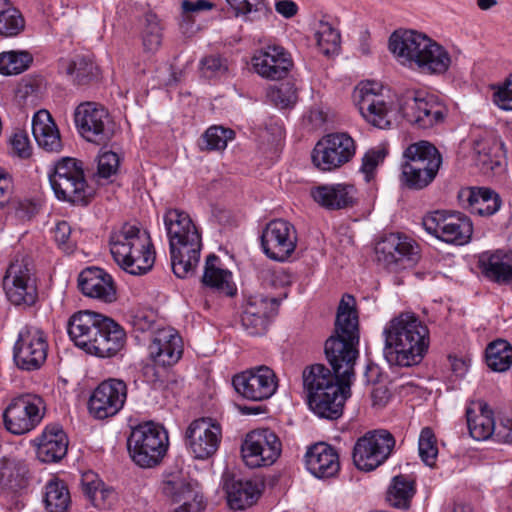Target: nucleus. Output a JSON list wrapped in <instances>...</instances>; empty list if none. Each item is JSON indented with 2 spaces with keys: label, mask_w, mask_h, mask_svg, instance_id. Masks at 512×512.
Instances as JSON below:
<instances>
[{
  "label": "nucleus",
  "mask_w": 512,
  "mask_h": 512,
  "mask_svg": "<svg viewBox=\"0 0 512 512\" xmlns=\"http://www.w3.org/2000/svg\"><path fill=\"white\" fill-rule=\"evenodd\" d=\"M103 485L102 480L92 471L85 472L81 476L82 491L88 498H91Z\"/></svg>",
  "instance_id": "69168bd1"
},
{
  "label": "nucleus",
  "mask_w": 512,
  "mask_h": 512,
  "mask_svg": "<svg viewBox=\"0 0 512 512\" xmlns=\"http://www.w3.org/2000/svg\"><path fill=\"white\" fill-rule=\"evenodd\" d=\"M49 181L59 200L86 205L94 193L85 179L82 162L75 158L57 161L49 173Z\"/></svg>",
  "instance_id": "39448f33"
},
{
  "label": "nucleus",
  "mask_w": 512,
  "mask_h": 512,
  "mask_svg": "<svg viewBox=\"0 0 512 512\" xmlns=\"http://www.w3.org/2000/svg\"><path fill=\"white\" fill-rule=\"evenodd\" d=\"M495 439L503 443L512 442V419H504L498 425L495 424L493 435Z\"/></svg>",
  "instance_id": "774afa93"
},
{
  "label": "nucleus",
  "mask_w": 512,
  "mask_h": 512,
  "mask_svg": "<svg viewBox=\"0 0 512 512\" xmlns=\"http://www.w3.org/2000/svg\"><path fill=\"white\" fill-rule=\"evenodd\" d=\"M359 322L355 299L345 294L338 306L335 333L325 342V355L333 373L323 364L303 370V386L310 409L320 418L336 420L351 395L354 365L358 357Z\"/></svg>",
  "instance_id": "f257e3e1"
},
{
  "label": "nucleus",
  "mask_w": 512,
  "mask_h": 512,
  "mask_svg": "<svg viewBox=\"0 0 512 512\" xmlns=\"http://www.w3.org/2000/svg\"><path fill=\"white\" fill-rule=\"evenodd\" d=\"M214 4L208 0H182L180 28L185 34L194 33L198 27L195 18L204 11H209Z\"/></svg>",
  "instance_id": "49530a36"
},
{
  "label": "nucleus",
  "mask_w": 512,
  "mask_h": 512,
  "mask_svg": "<svg viewBox=\"0 0 512 512\" xmlns=\"http://www.w3.org/2000/svg\"><path fill=\"white\" fill-rule=\"evenodd\" d=\"M416 492L415 479L410 475L400 474L393 477L387 491V501L393 507L407 509Z\"/></svg>",
  "instance_id": "58836bf2"
},
{
  "label": "nucleus",
  "mask_w": 512,
  "mask_h": 512,
  "mask_svg": "<svg viewBox=\"0 0 512 512\" xmlns=\"http://www.w3.org/2000/svg\"><path fill=\"white\" fill-rule=\"evenodd\" d=\"M68 439L58 424L48 425L38 438L37 456L42 462L61 460L67 453Z\"/></svg>",
  "instance_id": "c756f323"
},
{
  "label": "nucleus",
  "mask_w": 512,
  "mask_h": 512,
  "mask_svg": "<svg viewBox=\"0 0 512 512\" xmlns=\"http://www.w3.org/2000/svg\"><path fill=\"white\" fill-rule=\"evenodd\" d=\"M111 256H151L155 255L150 235L138 227L125 224L111 234L109 240Z\"/></svg>",
  "instance_id": "aec40b11"
},
{
  "label": "nucleus",
  "mask_w": 512,
  "mask_h": 512,
  "mask_svg": "<svg viewBox=\"0 0 512 512\" xmlns=\"http://www.w3.org/2000/svg\"><path fill=\"white\" fill-rule=\"evenodd\" d=\"M141 38L144 49L155 52L162 44V26L159 18L153 12L145 13L140 19Z\"/></svg>",
  "instance_id": "37998d69"
},
{
  "label": "nucleus",
  "mask_w": 512,
  "mask_h": 512,
  "mask_svg": "<svg viewBox=\"0 0 512 512\" xmlns=\"http://www.w3.org/2000/svg\"><path fill=\"white\" fill-rule=\"evenodd\" d=\"M104 318L105 315L91 310H81L74 313L67 323V332L70 339L77 347L91 354Z\"/></svg>",
  "instance_id": "b1692460"
},
{
  "label": "nucleus",
  "mask_w": 512,
  "mask_h": 512,
  "mask_svg": "<svg viewBox=\"0 0 512 512\" xmlns=\"http://www.w3.org/2000/svg\"><path fill=\"white\" fill-rule=\"evenodd\" d=\"M78 286L86 297L104 303H112L117 299L116 286L112 276L101 268L84 269L79 274Z\"/></svg>",
  "instance_id": "bb28decb"
},
{
  "label": "nucleus",
  "mask_w": 512,
  "mask_h": 512,
  "mask_svg": "<svg viewBox=\"0 0 512 512\" xmlns=\"http://www.w3.org/2000/svg\"><path fill=\"white\" fill-rule=\"evenodd\" d=\"M389 50L400 64L423 74H443L451 65V56L442 45L414 30L393 32Z\"/></svg>",
  "instance_id": "7ed1b4c3"
},
{
  "label": "nucleus",
  "mask_w": 512,
  "mask_h": 512,
  "mask_svg": "<svg viewBox=\"0 0 512 512\" xmlns=\"http://www.w3.org/2000/svg\"><path fill=\"white\" fill-rule=\"evenodd\" d=\"M125 272L140 276L149 272L155 263V258H114Z\"/></svg>",
  "instance_id": "bf43d9fd"
},
{
  "label": "nucleus",
  "mask_w": 512,
  "mask_h": 512,
  "mask_svg": "<svg viewBox=\"0 0 512 512\" xmlns=\"http://www.w3.org/2000/svg\"><path fill=\"white\" fill-rule=\"evenodd\" d=\"M394 446L395 438L389 431L367 432L354 445L353 462L359 470L372 471L389 458Z\"/></svg>",
  "instance_id": "9d476101"
},
{
  "label": "nucleus",
  "mask_w": 512,
  "mask_h": 512,
  "mask_svg": "<svg viewBox=\"0 0 512 512\" xmlns=\"http://www.w3.org/2000/svg\"><path fill=\"white\" fill-rule=\"evenodd\" d=\"M227 495L232 509L244 510L257 502L261 495V488L254 480H234L227 488Z\"/></svg>",
  "instance_id": "4c0bfd02"
},
{
  "label": "nucleus",
  "mask_w": 512,
  "mask_h": 512,
  "mask_svg": "<svg viewBox=\"0 0 512 512\" xmlns=\"http://www.w3.org/2000/svg\"><path fill=\"white\" fill-rule=\"evenodd\" d=\"M307 470L317 478H330L340 470L338 451L331 445L319 442L305 454Z\"/></svg>",
  "instance_id": "cd10ccee"
},
{
  "label": "nucleus",
  "mask_w": 512,
  "mask_h": 512,
  "mask_svg": "<svg viewBox=\"0 0 512 512\" xmlns=\"http://www.w3.org/2000/svg\"><path fill=\"white\" fill-rule=\"evenodd\" d=\"M28 468L23 461L15 458L0 459V488L7 492L17 493L28 486Z\"/></svg>",
  "instance_id": "f704fd0d"
},
{
  "label": "nucleus",
  "mask_w": 512,
  "mask_h": 512,
  "mask_svg": "<svg viewBox=\"0 0 512 512\" xmlns=\"http://www.w3.org/2000/svg\"><path fill=\"white\" fill-rule=\"evenodd\" d=\"M233 138L234 132L222 126H211L202 136L208 150H224Z\"/></svg>",
  "instance_id": "4d7b16f0"
},
{
  "label": "nucleus",
  "mask_w": 512,
  "mask_h": 512,
  "mask_svg": "<svg viewBox=\"0 0 512 512\" xmlns=\"http://www.w3.org/2000/svg\"><path fill=\"white\" fill-rule=\"evenodd\" d=\"M232 384L236 392L251 401L269 399L277 390L278 380L268 366H258L235 375Z\"/></svg>",
  "instance_id": "dca6fc26"
},
{
  "label": "nucleus",
  "mask_w": 512,
  "mask_h": 512,
  "mask_svg": "<svg viewBox=\"0 0 512 512\" xmlns=\"http://www.w3.org/2000/svg\"><path fill=\"white\" fill-rule=\"evenodd\" d=\"M126 398L127 386L124 381L105 380L94 389L89 398V413L97 419L112 417L123 408Z\"/></svg>",
  "instance_id": "6ab92c4d"
},
{
  "label": "nucleus",
  "mask_w": 512,
  "mask_h": 512,
  "mask_svg": "<svg viewBox=\"0 0 512 512\" xmlns=\"http://www.w3.org/2000/svg\"><path fill=\"white\" fill-rule=\"evenodd\" d=\"M423 225L428 233L456 246L467 244L473 233L471 220L461 213L444 215L436 211L424 218Z\"/></svg>",
  "instance_id": "2eb2a0df"
},
{
  "label": "nucleus",
  "mask_w": 512,
  "mask_h": 512,
  "mask_svg": "<svg viewBox=\"0 0 512 512\" xmlns=\"http://www.w3.org/2000/svg\"><path fill=\"white\" fill-rule=\"evenodd\" d=\"M74 121L79 133L89 142L101 144L113 135V121L105 109L96 102H83L74 112Z\"/></svg>",
  "instance_id": "ddd939ff"
},
{
  "label": "nucleus",
  "mask_w": 512,
  "mask_h": 512,
  "mask_svg": "<svg viewBox=\"0 0 512 512\" xmlns=\"http://www.w3.org/2000/svg\"><path fill=\"white\" fill-rule=\"evenodd\" d=\"M96 66L84 56H76L67 66L66 73L73 76L77 84H86L95 75Z\"/></svg>",
  "instance_id": "864d4df0"
},
{
  "label": "nucleus",
  "mask_w": 512,
  "mask_h": 512,
  "mask_svg": "<svg viewBox=\"0 0 512 512\" xmlns=\"http://www.w3.org/2000/svg\"><path fill=\"white\" fill-rule=\"evenodd\" d=\"M171 256H197L201 237L190 216L180 209L169 208L163 215Z\"/></svg>",
  "instance_id": "423d86ee"
},
{
  "label": "nucleus",
  "mask_w": 512,
  "mask_h": 512,
  "mask_svg": "<svg viewBox=\"0 0 512 512\" xmlns=\"http://www.w3.org/2000/svg\"><path fill=\"white\" fill-rule=\"evenodd\" d=\"M279 300L275 297H251L242 313L241 323L250 335H262L266 332L269 319L276 314Z\"/></svg>",
  "instance_id": "393cba45"
},
{
  "label": "nucleus",
  "mask_w": 512,
  "mask_h": 512,
  "mask_svg": "<svg viewBox=\"0 0 512 512\" xmlns=\"http://www.w3.org/2000/svg\"><path fill=\"white\" fill-rule=\"evenodd\" d=\"M374 251L378 256H395V254L416 256L420 253V247L413 238L407 235L390 233L376 242Z\"/></svg>",
  "instance_id": "e433bc0d"
},
{
  "label": "nucleus",
  "mask_w": 512,
  "mask_h": 512,
  "mask_svg": "<svg viewBox=\"0 0 512 512\" xmlns=\"http://www.w3.org/2000/svg\"><path fill=\"white\" fill-rule=\"evenodd\" d=\"M384 158L385 152L382 149H371L365 153L362 158L360 172L364 175L366 182L373 179L378 165L383 162Z\"/></svg>",
  "instance_id": "052dcab7"
},
{
  "label": "nucleus",
  "mask_w": 512,
  "mask_h": 512,
  "mask_svg": "<svg viewBox=\"0 0 512 512\" xmlns=\"http://www.w3.org/2000/svg\"><path fill=\"white\" fill-rule=\"evenodd\" d=\"M99 330L91 355L112 358L124 349L127 341L126 332L112 318L105 316Z\"/></svg>",
  "instance_id": "c85d7f7f"
},
{
  "label": "nucleus",
  "mask_w": 512,
  "mask_h": 512,
  "mask_svg": "<svg viewBox=\"0 0 512 512\" xmlns=\"http://www.w3.org/2000/svg\"><path fill=\"white\" fill-rule=\"evenodd\" d=\"M24 28L21 13L10 5L8 0H0V35L12 37Z\"/></svg>",
  "instance_id": "de8ad7c7"
},
{
  "label": "nucleus",
  "mask_w": 512,
  "mask_h": 512,
  "mask_svg": "<svg viewBox=\"0 0 512 512\" xmlns=\"http://www.w3.org/2000/svg\"><path fill=\"white\" fill-rule=\"evenodd\" d=\"M162 491L173 503H180L174 512H200L204 509L202 496L195 484L181 473H172L162 482Z\"/></svg>",
  "instance_id": "5701e85b"
},
{
  "label": "nucleus",
  "mask_w": 512,
  "mask_h": 512,
  "mask_svg": "<svg viewBox=\"0 0 512 512\" xmlns=\"http://www.w3.org/2000/svg\"><path fill=\"white\" fill-rule=\"evenodd\" d=\"M219 258H206V265L202 282L211 288L233 296L235 287L232 282V274L229 270L223 269L217 265Z\"/></svg>",
  "instance_id": "ea45409f"
},
{
  "label": "nucleus",
  "mask_w": 512,
  "mask_h": 512,
  "mask_svg": "<svg viewBox=\"0 0 512 512\" xmlns=\"http://www.w3.org/2000/svg\"><path fill=\"white\" fill-rule=\"evenodd\" d=\"M251 63L254 71L268 80L286 77L293 66L290 53L279 45H268L255 51Z\"/></svg>",
  "instance_id": "412c9836"
},
{
  "label": "nucleus",
  "mask_w": 512,
  "mask_h": 512,
  "mask_svg": "<svg viewBox=\"0 0 512 512\" xmlns=\"http://www.w3.org/2000/svg\"><path fill=\"white\" fill-rule=\"evenodd\" d=\"M486 363L493 371H507L512 365V346L502 339L490 343L486 348Z\"/></svg>",
  "instance_id": "c03bdc74"
},
{
  "label": "nucleus",
  "mask_w": 512,
  "mask_h": 512,
  "mask_svg": "<svg viewBox=\"0 0 512 512\" xmlns=\"http://www.w3.org/2000/svg\"><path fill=\"white\" fill-rule=\"evenodd\" d=\"M418 449L422 461L428 466H433L438 455V448L435 434L431 428L425 427L422 429Z\"/></svg>",
  "instance_id": "6e6d98bb"
},
{
  "label": "nucleus",
  "mask_w": 512,
  "mask_h": 512,
  "mask_svg": "<svg viewBox=\"0 0 512 512\" xmlns=\"http://www.w3.org/2000/svg\"><path fill=\"white\" fill-rule=\"evenodd\" d=\"M44 503L49 512H67L71 497L67 485L58 478H52L44 487Z\"/></svg>",
  "instance_id": "a19ab883"
},
{
  "label": "nucleus",
  "mask_w": 512,
  "mask_h": 512,
  "mask_svg": "<svg viewBox=\"0 0 512 512\" xmlns=\"http://www.w3.org/2000/svg\"><path fill=\"white\" fill-rule=\"evenodd\" d=\"M271 101L281 109L292 108L298 101V92L291 82H284L269 92Z\"/></svg>",
  "instance_id": "5fc2aeb1"
},
{
  "label": "nucleus",
  "mask_w": 512,
  "mask_h": 512,
  "mask_svg": "<svg viewBox=\"0 0 512 512\" xmlns=\"http://www.w3.org/2000/svg\"><path fill=\"white\" fill-rule=\"evenodd\" d=\"M281 451L279 437L268 428L249 432L241 445L242 458L250 468L272 465L279 458Z\"/></svg>",
  "instance_id": "f8f14e48"
},
{
  "label": "nucleus",
  "mask_w": 512,
  "mask_h": 512,
  "mask_svg": "<svg viewBox=\"0 0 512 512\" xmlns=\"http://www.w3.org/2000/svg\"><path fill=\"white\" fill-rule=\"evenodd\" d=\"M200 69L206 78L222 77L228 73V60L221 55H209L201 59Z\"/></svg>",
  "instance_id": "13d9d810"
},
{
  "label": "nucleus",
  "mask_w": 512,
  "mask_h": 512,
  "mask_svg": "<svg viewBox=\"0 0 512 512\" xmlns=\"http://www.w3.org/2000/svg\"><path fill=\"white\" fill-rule=\"evenodd\" d=\"M466 198L471 213L479 216H491L501 207L502 201L498 193L490 188H470L461 193Z\"/></svg>",
  "instance_id": "c9c22d12"
},
{
  "label": "nucleus",
  "mask_w": 512,
  "mask_h": 512,
  "mask_svg": "<svg viewBox=\"0 0 512 512\" xmlns=\"http://www.w3.org/2000/svg\"><path fill=\"white\" fill-rule=\"evenodd\" d=\"M479 258L482 274L497 284L512 283V258Z\"/></svg>",
  "instance_id": "79ce46f5"
},
{
  "label": "nucleus",
  "mask_w": 512,
  "mask_h": 512,
  "mask_svg": "<svg viewBox=\"0 0 512 512\" xmlns=\"http://www.w3.org/2000/svg\"><path fill=\"white\" fill-rule=\"evenodd\" d=\"M182 353V339L175 329L166 327L154 333L149 354L156 365L172 366L179 361Z\"/></svg>",
  "instance_id": "a878e982"
},
{
  "label": "nucleus",
  "mask_w": 512,
  "mask_h": 512,
  "mask_svg": "<svg viewBox=\"0 0 512 512\" xmlns=\"http://www.w3.org/2000/svg\"><path fill=\"white\" fill-rule=\"evenodd\" d=\"M199 258H170V265L178 278H188L195 274Z\"/></svg>",
  "instance_id": "e2e57ef3"
},
{
  "label": "nucleus",
  "mask_w": 512,
  "mask_h": 512,
  "mask_svg": "<svg viewBox=\"0 0 512 512\" xmlns=\"http://www.w3.org/2000/svg\"><path fill=\"white\" fill-rule=\"evenodd\" d=\"M399 113L411 125L427 129L444 119L442 107L420 91L408 90L398 98Z\"/></svg>",
  "instance_id": "4468645a"
},
{
  "label": "nucleus",
  "mask_w": 512,
  "mask_h": 512,
  "mask_svg": "<svg viewBox=\"0 0 512 512\" xmlns=\"http://www.w3.org/2000/svg\"><path fill=\"white\" fill-rule=\"evenodd\" d=\"M435 177L430 169L422 172L420 168L404 162L401 164L400 182L401 185L410 190H422L430 185Z\"/></svg>",
  "instance_id": "8fccbe9b"
},
{
  "label": "nucleus",
  "mask_w": 512,
  "mask_h": 512,
  "mask_svg": "<svg viewBox=\"0 0 512 512\" xmlns=\"http://www.w3.org/2000/svg\"><path fill=\"white\" fill-rule=\"evenodd\" d=\"M494 103L503 110H512V77L494 93Z\"/></svg>",
  "instance_id": "0e129e2a"
},
{
  "label": "nucleus",
  "mask_w": 512,
  "mask_h": 512,
  "mask_svg": "<svg viewBox=\"0 0 512 512\" xmlns=\"http://www.w3.org/2000/svg\"><path fill=\"white\" fill-rule=\"evenodd\" d=\"M114 498V491L112 489L106 488L104 485L100 487L89 500L91 503L99 508L106 509L112 505V500Z\"/></svg>",
  "instance_id": "338daca9"
},
{
  "label": "nucleus",
  "mask_w": 512,
  "mask_h": 512,
  "mask_svg": "<svg viewBox=\"0 0 512 512\" xmlns=\"http://www.w3.org/2000/svg\"><path fill=\"white\" fill-rule=\"evenodd\" d=\"M355 153L356 143L348 133H330L315 145L312 162L322 171H331L348 163Z\"/></svg>",
  "instance_id": "1a4fd4ad"
},
{
  "label": "nucleus",
  "mask_w": 512,
  "mask_h": 512,
  "mask_svg": "<svg viewBox=\"0 0 512 512\" xmlns=\"http://www.w3.org/2000/svg\"><path fill=\"white\" fill-rule=\"evenodd\" d=\"M168 434L163 426L153 422L133 428L127 447L134 463L142 468L158 465L168 449Z\"/></svg>",
  "instance_id": "20e7f679"
},
{
  "label": "nucleus",
  "mask_w": 512,
  "mask_h": 512,
  "mask_svg": "<svg viewBox=\"0 0 512 512\" xmlns=\"http://www.w3.org/2000/svg\"><path fill=\"white\" fill-rule=\"evenodd\" d=\"M32 133L39 145L48 152H59L62 148L59 130L47 110H39L32 119Z\"/></svg>",
  "instance_id": "2f4dec72"
},
{
  "label": "nucleus",
  "mask_w": 512,
  "mask_h": 512,
  "mask_svg": "<svg viewBox=\"0 0 512 512\" xmlns=\"http://www.w3.org/2000/svg\"><path fill=\"white\" fill-rule=\"evenodd\" d=\"M186 445L197 459H208L216 453L222 439L221 425L210 417L190 423L186 432Z\"/></svg>",
  "instance_id": "f3484780"
},
{
  "label": "nucleus",
  "mask_w": 512,
  "mask_h": 512,
  "mask_svg": "<svg viewBox=\"0 0 512 512\" xmlns=\"http://www.w3.org/2000/svg\"><path fill=\"white\" fill-rule=\"evenodd\" d=\"M119 156L112 151H104L98 157V175L109 178L114 175L119 167Z\"/></svg>",
  "instance_id": "680f3d73"
},
{
  "label": "nucleus",
  "mask_w": 512,
  "mask_h": 512,
  "mask_svg": "<svg viewBox=\"0 0 512 512\" xmlns=\"http://www.w3.org/2000/svg\"><path fill=\"white\" fill-rule=\"evenodd\" d=\"M296 243V229L283 219L270 221L261 234V247L266 256H290Z\"/></svg>",
  "instance_id": "4be33fe9"
},
{
  "label": "nucleus",
  "mask_w": 512,
  "mask_h": 512,
  "mask_svg": "<svg viewBox=\"0 0 512 512\" xmlns=\"http://www.w3.org/2000/svg\"><path fill=\"white\" fill-rule=\"evenodd\" d=\"M235 11L236 16L242 15L245 21L268 20L272 10L264 0H226Z\"/></svg>",
  "instance_id": "a18cd8bd"
},
{
  "label": "nucleus",
  "mask_w": 512,
  "mask_h": 512,
  "mask_svg": "<svg viewBox=\"0 0 512 512\" xmlns=\"http://www.w3.org/2000/svg\"><path fill=\"white\" fill-rule=\"evenodd\" d=\"M33 58L26 51H5L0 53V73L16 75L25 71Z\"/></svg>",
  "instance_id": "3c124183"
},
{
  "label": "nucleus",
  "mask_w": 512,
  "mask_h": 512,
  "mask_svg": "<svg viewBox=\"0 0 512 512\" xmlns=\"http://www.w3.org/2000/svg\"><path fill=\"white\" fill-rule=\"evenodd\" d=\"M315 39L320 51L329 55L334 53L340 45V33L325 19L318 21L315 29Z\"/></svg>",
  "instance_id": "09e8293b"
},
{
  "label": "nucleus",
  "mask_w": 512,
  "mask_h": 512,
  "mask_svg": "<svg viewBox=\"0 0 512 512\" xmlns=\"http://www.w3.org/2000/svg\"><path fill=\"white\" fill-rule=\"evenodd\" d=\"M48 351L44 332L36 327H24L14 345L16 364L24 370L38 369L46 360Z\"/></svg>",
  "instance_id": "a211bd4d"
},
{
  "label": "nucleus",
  "mask_w": 512,
  "mask_h": 512,
  "mask_svg": "<svg viewBox=\"0 0 512 512\" xmlns=\"http://www.w3.org/2000/svg\"><path fill=\"white\" fill-rule=\"evenodd\" d=\"M3 285L8 300L16 306H31L36 302L37 289L31 258H16L7 268Z\"/></svg>",
  "instance_id": "9b49d317"
},
{
  "label": "nucleus",
  "mask_w": 512,
  "mask_h": 512,
  "mask_svg": "<svg viewBox=\"0 0 512 512\" xmlns=\"http://www.w3.org/2000/svg\"><path fill=\"white\" fill-rule=\"evenodd\" d=\"M383 356L390 366L412 367L421 363L429 348V329L412 312L393 317L384 326Z\"/></svg>",
  "instance_id": "f03ea898"
},
{
  "label": "nucleus",
  "mask_w": 512,
  "mask_h": 512,
  "mask_svg": "<svg viewBox=\"0 0 512 512\" xmlns=\"http://www.w3.org/2000/svg\"><path fill=\"white\" fill-rule=\"evenodd\" d=\"M46 413L44 399L32 393L15 397L3 413L5 428L16 435H22L35 429Z\"/></svg>",
  "instance_id": "6e6552de"
},
{
  "label": "nucleus",
  "mask_w": 512,
  "mask_h": 512,
  "mask_svg": "<svg viewBox=\"0 0 512 512\" xmlns=\"http://www.w3.org/2000/svg\"><path fill=\"white\" fill-rule=\"evenodd\" d=\"M405 162L420 168L422 172L431 170L432 176L436 178L442 157L438 149L427 141H419L407 147L404 152Z\"/></svg>",
  "instance_id": "473e14b6"
},
{
  "label": "nucleus",
  "mask_w": 512,
  "mask_h": 512,
  "mask_svg": "<svg viewBox=\"0 0 512 512\" xmlns=\"http://www.w3.org/2000/svg\"><path fill=\"white\" fill-rule=\"evenodd\" d=\"M467 426L471 437L482 441L490 438L495 430L493 412L483 401L471 402L466 409Z\"/></svg>",
  "instance_id": "7c9ffc66"
},
{
  "label": "nucleus",
  "mask_w": 512,
  "mask_h": 512,
  "mask_svg": "<svg viewBox=\"0 0 512 512\" xmlns=\"http://www.w3.org/2000/svg\"><path fill=\"white\" fill-rule=\"evenodd\" d=\"M355 188L353 185L332 184L322 185L311 190V196L320 205L328 209H342L354 202Z\"/></svg>",
  "instance_id": "72a5a7b5"
},
{
  "label": "nucleus",
  "mask_w": 512,
  "mask_h": 512,
  "mask_svg": "<svg viewBox=\"0 0 512 512\" xmlns=\"http://www.w3.org/2000/svg\"><path fill=\"white\" fill-rule=\"evenodd\" d=\"M475 152L477 153V163L483 169L495 171L501 167L502 153L501 147L498 143H489L485 141L477 142L475 145Z\"/></svg>",
  "instance_id": "603ef678"
},
{
  "label": "nucleus",
  "mask_w": 512,
  "mask_h": 512,
  "mask_svg": "<svg viewBox=\"0 0 512 512\" xmlns=\"http://www.w3.org/2000/svg\"><path fill=\"white\" fill-rule=\"evenodd\" d=\"M353 97L361 115L368 123L380 129L391 127L396 112L392 100L383 93L380 84L370 81L361 83Z\"/></svg>",
  "instance_id": "0eeeda50"
}]
</instances>
